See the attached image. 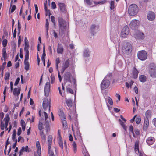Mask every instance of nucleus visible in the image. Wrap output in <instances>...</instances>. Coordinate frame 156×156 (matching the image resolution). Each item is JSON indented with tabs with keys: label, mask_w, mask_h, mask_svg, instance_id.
I'll list each match as a JSON object with an SVG mask.
<instances>
[{
	"label": "nucleus",
	"mask_w": 156,
	"mask_h": 156,
	"mask_svg": "<svg viewBox=\"0 0 156 156\" xmlns=\"http://www.w3.org/2000/svg\"><path fill=\"white\" fill-rule=\"evenodd\" d=\"M138 12V8L135 4L131 5L129 7L128 12L129 14L132 16L136 15Z\"/></svg>",
	"instance_id": "nucleus-1"
},
{
	"label": "nucleus",
	"mask_w": 156,
	"mask_h": 156,
	"mask_svg": "<svg viewBox=\"0 0 156 156\" xmlns=\"http://www.w3.org/2000/svg\"><path fill=\"white\" fill-rule=\"evenodd\" d=\"M122 49L124 53L129 54L132 51V46L131 44L129 43H124L122 45Z\"/></svg>",
	"instance_id": "nucleus-2"
},
{
	"label": "nucleus",
	"mask_w": 156,
	"mask_h": 156,
	"mask_svg": "<svg viewBox=\"0 0 156 156\" xmlns=\"http://www.w3.org/2000/svg\"><path fill=\"white\" fill-rule=\"evenodd\" d=\"M52 137L51 135H49L48 137V148L49 156H55L54 153L51 150V144L52 143Z\"/></svg>",
	"instance_id": "nucleus-3"
},
{
	"label": "nucleus",
	"mask_w": 156,
	"mask_h": 156,
	"mask_svg": "<svg viewBox=\"0 0 156 156\" xmlns=\"http://www.w3.org/2000/svg\"><path fill=\"white\" fill-rule=\"evenodd\" d=\"M137 57L140 60L144 61L147 58V53L144 50L139 51L137 53Z\"/></svg>",
	"instance_id": "nucleus-4"
},
{
	"label": "nucleus",
	"mask_w": 156,
	"mask_h": 156,
	"mask_svg": "<svg viewBox=\"0 0 156 156\" xmlns=\"http://www.w3.org/2000/svg\"><path fill=\"white\" fill-rule=\"evenodd\" d=\"M149 73L152 77H156V66L154 64H151L149 69Z\"/></svg>",
	"instance_id": "nucleus-5"
},
{
	"label": "nucleus",
	"mask_w": 156,
	"mask_h": 156,
	"mask_svg": "<svg viewBox=\"0 0 156 156\" xmlns=\"http://www.w3.org/2000/svg\"><path fill=\"white\" fill-rule=\"evenodd\" d=\"M110 82L108 79H104L101 84V90H104L108 88L109 86Z\"/></svg>",
	"instance_id": "nucleus-6"
},
{
	"label": "nucleus",
	"mask_w": 156,
	"mask_h": 156,
	"mask_svg": "<svg viewBox=\"0 0 156 156\" xmlns=\"http://www.w3.org/2000/svg\"><path fill=\"white\" fill-rule=\"evenodd\" d=\"M129 34V29L126 26L123 28L121 33V37L122 38H126Z\"/></svg>",
	"instance_id": "nucleus-7"
},
{
	"label": "nucleus",
	"mask_w": 156,
	"mask_h": 156,
	"mask_svg": "<svg viewBox=\"0 0 156 156\" xmlns=\"http://www.w3.org/2000/svg\"><path fill=\"white\" fill-rule=\"evenodd\" d=\"M139 24V22L137 20H133L130 23V27L133 29L137 28Z\"/></svg>",
	"instance_id": "nucleus-8"
},
{
	"label": "nucleus",
	"mask_w": 156,
	"mask_h": 156,
	"mask_svg": "<svg viewBox=\"0 0 156 156\" xmlns=\"http://www.w3.org/2000/svg\"><path fill=\"white\" fill-rule=\"evenodd\" d=\"M50 82H47L44 87V93L45 96L47 97L48 96L50 91Z\"/></svg>",
	"instance_id": "nucleus-9"
},
{
	"label": "nucleus",
	"mask_w": 156,
	"mask_h": 156,
	"mask_svg": "<svg viewBox=\"0 0 156 156\" xmlns=\"http://www.w3.org/2000/svg\"><path fill=\"white\" fill-rule=\"evenodd\" d=\"M147 18L148 20L149 21H153L155 19V14L154 12L149 11L147 14Z\"/></svg>",
	"instance_id": "nucleus-10"
},
{
	"label": "nucleus",
	"mask_w": 156,
	"mask_h": 156,
	"mask_svg": "<svg viewBox=\"0 0 156 156\" xmlns=\"http://www.w3.org/2000/svg\"><path fill=\"white\" fill-rule=\"evenodd\" d=\"M134 37L137 39L143 40L144 38V34L139 31H137L134 35Z\"/></svg>",
	"instance_id": "nucleus-11"
},
{
	"label": "nucleus",
	"mask_w": 156,
	"mask_h": 156,
	"mask_svg": "<svg viewBox=\"0 0 156 156\" xmlns=\"http://www.w3.org/2000/svg\"><path fill=\"white\" fill-rule=\"evenodd\" d=\"M50 102L47 98H45L43 103V107L44 110H45L47 108L48 106H49V111L50 110Z\"/></svg>",
	"instance_id": "nucleus-12"
},
{
	"label": "nucleus",
	"mask_w": 156,
	"mask_h": 156,
	"mask_svg": "<svg viewBox=\"0 0 156 156\" xmlns=\"http://www.w3.org/2000/svg\"><path fill=\"white\" fill-rule=\"evenodd\" d=\"M99 30V27L95 24L92 25L90 28L91 32L93 34L98 31Z\"/></svg>",
	"instance_id": "nucleus-13"
},
{
	"label": "nucleus",
	"mask_w": 156,
	"mask_h": 156,
	"mask_svg": "<svg viewBox=\"0 0 156 156\" xmlns=\"http://www.w3.org/2000/svg\"><path fill=\"white\" fill-rule=\"evenodd\" d=\"M69 59H67L64 62L63 64L62 68L61 70V72L62 73H63L65 69L69 66Z\"/></svg>",
	"instance_id": "nucleus-14"
},
{
	"label": "nucleus",
	"mask_w": 156,
	"mask_h": 156,
	"mask_svg": "<svg viewBox=\"0 0 156 156\" xmlns=\"http://www.w3.org/2000/svg\"><path fill=\"white\" fill-rule=\"evenodd\" d=\"M29 56H25L24 60L25 69L27 71L29 69V63L28 61Z\"/></svg>",
	"instance_id": "nucleus-15"
},
{
	"label": "nucleus",
	"mask_w": 156,
	"mask_h": 156,
	"mask_svg": "<svg viewBox=\"0 0 156 156\" xmlns=\"http://www.w3.org/2000/svg\"><path fill=\"white\" fill-rule=\"evenodd\" d=\"M155 140L153 137H149L146 140V142L148 145H152L154 142Z\"/></svg>",
	"instance_id": "nucleus-16"
},
{
	"label": "nucleus",
	"mask_w": 156,
	"mask_h": 156,
	"mask_svg": "<svg viewBox=\"0 0 156 156\" xmlns=\"http://www.w3.org/2000/svg\"><path fill=\"white\" fill-rule=\"evenodd\" d=\"M57 52L58 54H62L63 52V48L62 44L58 43L57 48Z\"/></svg>",
	"instance_id": "nucleus-17"
},
{
	"label": "nucleus",
	"mask_w": 156,
	"mask_h": 156,
	"mask_svg": "<svg viewBox=\"0 0 156 156\" xmlns=\"http://www.w3.org/2000/svg\"><path fill=\"white\" fill-rule=\"evenodd\" d=\"M71 76V73L69 72H66L64 76V80L66 82L70 81Z\"/></svg>",
	"instance_id": "nucleus-18"
},
{
	"label": "nucleus",
	"mask_w": 156,
	"mask_h": 156,
	"mask_svg": "<svg viewBox=\"0 0 156 156\" xmlns=\"http://www.w3.org/2000/svg\"><path fill=\"white\" fill-rule=\"evenodd\" d=\"M58 5L60 10L63 12H66L65 5L63 3H59Z\"/></svg>",
	"instance_id": "nucleus-19"
},
{
	"label": "nucleus",
	"mask_w": 156,
	"mask_h": 156,
	"mask_svg": "<svg viewBox=\"0 0 156 156\" xmlns=\"http://www.w3.org/2000/svg\"><path fill=\"white\" fill-rule=\"evenodd\" d=\"M24 151L26 152L29 151L28 150V146H26L25 147L23 146L22 147L20 151L19 155H21L23 153Z\"/></svg>",
	"instance_id": "nucleus-20"
},
{
	"label": "nucleus",
	"mask_w": 156,
	"mask_h": 156,
	"mask_svg": "<svg viewBox=\"0 0 156 156\" xmlns=\"http://www.w3.org/2000/svg\"><path fill=\"white\" fill-rule=\"evenodd\" d=\"M29 47V44H25V47L24 50L25 52V56H29V53L28 51Z\"/></svg>",
	"instance_id": "nucleus-21"
},
{
	"label": "nucleus",
	"mask_w": 156,
	"mask_h": 156,
	"mask_svg": "<svg viewBox=\"0 0 156 156\" xmlns=\"http://www.w3.org/2000/svg\"><path fill=\"white\" fill-rule=\"evenodd\" d=\"M65 101L66 104L67 106L69 107V108H71L73 105L72 101L70 99H67L66 98L65 99Z\"/></svg>",
	"instance_id": "nucleus-22"
},
{
	"label": "nucleus",
	"mask_w": 156,
	"mask_h": 156,
	"mask_svg": "<svg viewBox=\"0 0 156 156\" xmlns=\"http://www.w3.org/2000/svg\"><path fill=\"white\" fill-rule=\"evenodd\" d=\"M20 88H15L14 89L13 91V94L15 96H17L20 94Z\"/></svg>",
	"instance_id": "nucleus-23"
},
{
	"label": "nucleus",
	"mask_w": 156,
	"mask_h": 156,
	"mask_svg": "<svg viewBox=\"0 0 156 156\" xmlns=\"http://www.w3.org/2000/svg\"><path fill=\"white\" fill-rule=\"evenodd\" d=\"M152 111L150 110H148L145 112V117L146 118H151L152 116Z\"/></svg>",
	"instance_id": "nucleus-24"
},
{
	"label": "nucleus",
	"mask_w": 156,
	"mask_h": 156,
	"mask_svg": "<svg viewBox=\"0 0 156 156\" xmlns=\"http://www.w3.org/2000/svg\"><path fill=\"white\" fill-rule=\"evenodd\" d=\"M36 145L37 149V153L38 154H41V148L39 141H37L36 142Z\"/></svg>",
	"instance_id": "nucleus-25"
},
{
	"label": "nucleus",
	"mask_w": 156,
	"mask_h": 156,
	"mask_svg": "<svg viewBox=\"0 0 156 156\" xmlns=\"http://www.w3.org/2000/svg\"><path fill=\"white\" fill-rule=\"evenodd\" d=\"M4 120H5V128L6 129V130H7L8 128H7V127L8 124L9 122V116H8L5 117L4 119Z\"/></svg>",
	"instance_id": "nucleus-26"
},
{
	"label": "nucleus",
	"mask_w": 156,
	"mask_h": 156,
	"mask_svg": "<svg viewBox=\"0 0 156 156\" xmlns=\"http://www.w3.org/2000/svg\"><path fill=\"white\" fill-rule=\"evenodd\" d=\"M138 72L137 69L134 68L133 71V76L134 79H136L137 77Z\"/></svg>",
	"instance_id": "nucleus-27"
},
{
	"label": "nucleus",
	"mask_w": 156,
	"mask_h": 156,
	"mask_svg": "<svg viewBox=\"0 0 156 156\" xmlns=\"http://www.w3.org/2000/svg\"><path fill=\"white\" fill-rule=\"evenodd\" d=\"M147 79L146 76L144 75H141L139 77V80L140 81L142 82H145Z\"/></svg>",
	"instance_id": "nucleus-28"
},
{
	"label": "nucleus",
	"mask_w": 156,
	"mask_h": 156,
	"mask_svg": "<svg viewBox=\"0 0 156 156\" xmlns=\"http://www.w3.org/2000/svg\"><path fill=\"white\" fill-rule=\"evenodd\" d=\"M149 118H145L144 119V128H147L149 124V121L148 120Z\"/></svg>",
	"instance_id": "nucleus-29"
},
{
	"label": "nucleus",
	"mask_w": 156,
	"mask_h": 156,
	"mask_svg": "<svg viewBox=\"0 0 156 156\" xmlns=\"http://www.w3.org/2000/svg\"><path fill=\"white\" fill-rule=\"evenodd\" d=\"M119 121L120 122V124L122 126L123 129L125 130L126 131V128L127 126L125 125V122H122L121 119H119Z\"/></svg>",
	"instance_id": "nucleus-30"
},
{
	"label": "nucleus",
	"mask_w": 156,
	"mask_h": 156,
	"mask_svg": "<svg viewBox=\"0 0 156 156\" xmlns=\"http://www.w3.org/2000/svg\"><path fill=\"white\" fill-rule=\"evenodd\" d=\"M45 129L46 130V131L48 132V131H49L50 129L49 127V123L48 121H45Z\"/></svg>",
	"instance_id": "nucleus-31"
},
{
	"label": "nucleus",
	"mask_w": 156,
	"mask_h": 156,
	"mask_svg": "<svg viewBox=\"0 0 156 156\" xmlns=\"http://www.w3.org/2000/svg\"><path fill=\"white\" fill-rule=\"evenodd\" d=\"M135 151L136 152H139V142L136 141L135 143Z\"/></svg>",
	"instance_id": "nucleus-32"
},
{
	"label": "nucleus",
	"mask_w": 156,
	"mask_h": 156,
	"mask_svg": "<svg viewBox=\"0 0 156 156\" xmlns=\"http://www.w3.org/2000/svg\"><path fill=\"white\" fill-rule=\"evenodd\" d=\"M2 55L3 57L5 59L7 56L6 48H3L2 50Z\"/></svg>",
	"instance_id": "nucleus-33"
},
{
	"label": "nucleus",
	"mask_w": 156,
	"mask_h": 156,
	"mask_svg": "<svg viewBox=\"0 0 156 156\" xmlns=\"http://www.w3.org/2000/svg\"><path fill=\"white\" fill-rule=\"evenodd\" d=\"M59 27L60 30L61 32L63 33L66 30V26L64 25H62V26H60Z\"/></svg>",
	"instance_id": "nucleus-34"
},
{
	"label": "nucleus",
	"mask_w": 156,
	"mask_h": 156,
	"mask_svg": "<svg viewBox=\"0 0 156 156\" xmlns=\"http://www.w3.org/2000/svg\"><path fill=\"white\" fill-rule=\"evenodd\" d=\"M65 22L63 19L62 18H60L58 19L59 26H62V25L64 24Z\"/></svg>",
	"instance_id": "nucleus-35"
},
{
	"label": "nucleus",
	"mask_w": 156,
	"mask_h": 156,
	"mask_svg": "<svg viewBox=\"0 0 156 156\" xmlns=\"http://www.w3.org/2000/svg\"><path fill=\"white\" fill-rule=\"evenodd\" d=\"M38 128L39 130L41 131L44 128L43 125L41 121H40L38 125Z\"/></svg>",
	"instance_id": "nucleus-36"
},
{
	"label": "nucleus",
	"mask_w": 156,
	"mask_h": 156,
	"mask_svg": "<svg viewBox=\"0 0 156 156\" xmlns=\"http://www.w3.org/2000/svg\"><path fill=\"white\" fill-rule=\"evenodd\" d=\"M112 76V73H109L107 74V75L106 76L104 79H108L110 80L111 79Z\"/></svg>",
	"instance_id": "nucleus-37"
},
{
	"label": "nucleus",
	"mask_w": 156,
	"mask_h": 156,
	"mask_svg": "<svg viewBox=\"0 0 156 156\" xmlns=\"http://www.w3.org/2000/svg\"><path fill=\"white\" fill-rule=\"evenodd\" d=\"M72 146L73 148V151L76 153L77 151L76 144L75 142H73L72 144Z\"/></svg>",
	"instance_id": "nucleus-38"
},
{
	"label": "nucleus",
	"mask_w": 156,
	"mask_h": 156,
	"mask_svg": "<svg viewBox=\"0 0 156 156\" xmlns=\"http://www.w3.org/2000/svg\"><path fill=\"white\" fill-rule=\"evenodd\" d=\"M58 143L60 147L62 149L63 148V143L62 141V139H58Z\"/></svg>",
	"instance_id": "nucleus-39"
},
{
	"label": "nucleus",
	"mask_w": 156,
	"mask_h": 156,
	"mask_svg": "<svg viewBox=\"0 0 156 156\" xmlns=\"http://www.w3.org/2000/svg\"><path fill=\"white\" fill-rule=\"evenodd\" d=\"M95 5H98L99 4H102L105 3V1H100L98 2H97L95 1H93Z\"/></svg>",
	"instance_id": "nucleus-40"
},
{
	"label": "nucleus",
	"mask_w": 156,
	"mask_h": 156,
	"mask_svg": "<svg viewBox=\"0 0 156 156\" xmlns=\"http://www.w3.org/2000/svg\"><path fill=\"white\" fill-rule=\"evenodd\" d=\"M89 52L87 50H85L84 52V56L85 57H88L89 56Z\"/></svg>",
	"instance_id": "nucleus-41"
},
{
	"label": "nucleus",
	"mask_w": 156,
	"mask_h": 156,
	"mask_svg": "<svg viewBox=\"0 0 156 156\" xmlns=\"http://www.w3.org/2000/svg\"><path fill=\"white\" fill-rule=\"evenodd\" d=\"M62 123L63 126V127L66 128L67 127V123L65 119L62 120Z\"/></svg>",
	"instance_id": "nucleus-42"
},
{
	"label": "nucleus",
	"mask_w": 156,
	"mask_h": 156,
	"mask_svg": "<svg viewBox=\"0 0 156 156\" xmlns=\"http://www.w3.org/2000/svg\"><path fill=\"white\" fill-rule=\"evenodd\" d=\"M136 122L137 124H139L141 122V118L140 116H138L136 119Z\"/></svg>",
	"instance_id": "nucleus-43"
},
{
	"label": "nucleus",
	"mask_w": 156,
	"mask_h": 156,
	"mask_svg": "<svg viewBox=\"0 0 156 156\" xmlns=\"http://www.w3.org/2000/svg\"><path fill=\"white\" fill-rule=\"evenodd\" d=\"M129 131L130 132H131L132 133L133 136L135 137L133 132V127L132 125L129 126Z\"/></svg>",
	"instance_id": "nucleus-44"
},
{
	"label": "nucleus",
	"mask_w": 156,
	"mask_h": 156,
	"mask_svg": "<svg viewBox=\"0 0 156 156\" xmlns=\"http://www.w3.org/2000/svg\"><path fill=\"white\" fill-rule=\"evenodd\" d=\"M7 43V41L6 39L3 40L2 41V45L3 47H6Z\"/></svg>",
	"instance_id": "nucleus-45"
},
{
	"label": "nucleus",
	"mask_w": 156,
	"mask_h": 156,
	"mask_svg": "<svg viewBox=\"0 0 156 156\" xmlns=\"http://www.w3.org/2000/svg\"><path fill=\"white\" fill-rule=\"evenodd\" d=\"M10 76V73L9 72H6L5 74V79L6 80H8Z\"/></svg>",
	"instance_id": "nucleus-46"
},
{
	"label": "nucleus",
	"mask_w": 156,
	"mask_h": 156,
	"mask_svg": "<svg viewBox=\"0 0 156 156\" xmlns=\"http://www.w3.org/2000/svg\"><path fill=\"white\" fill-rule=\"evenodd\" d=\"M58 139H62V137L61 135V131L60 130H58Z\"/></svg>",
	"instance_id": "nucleus-47"
},
{
	"label": "nucleus",
	"mask_w": 156,
	"mask_h": 156,
	"mask_svg": "<svg viewBox=\"0 0 156 156\" xmlns=\"http://www.w3.org/2000/svg\"><path fill=\"white\" fill-rule=\"evenodd\" d=\"M108 102L111 105L113 104V101L110 97H108Z\"/></svg>",
	"instance_id": "nucleus-48"
},
{
	"label": "nucleus",
	"mask_w": 156,
	"mask_h": 156,
	"mask_svg": "<svg viewBox=\"0 0 156 156\" xmlns=\"http://www.w3.org/2000/svg\"><path fill=\"white\" fill-rule=\"evenodd\" d=\"M51 82L52 84L53 83H54L55 81V76L54 75H51Z\"/></svg>",
	"instance_id": "nucleus-49"
},
{
	"label": "nucleus",
	"mask_w": 156,
	"mask_h": 156,
	"mask_svg": "<svg viewBox=\"0 0 156 156\" xmlns=\"http://www.w3.org/2000/svg\"><path fill=\"white\" fill-rule=\"evenodd\" d=\"M59 116L62 120L65 119H66V116L63 113H62L61 114H60Z\"/></svg>",
	"instance_id": "nucleus-50"
},
{
	"label": "nucleus",
	"mask_w": 156,
	"mask_h": 156,
	"mask_svg": "<svg viewBox=\"0 0 156 156\" xmlns=\"http://www.w3.org/2000/svg\"><path fill=\"white\" fill-rule=\"evenodd\" d=\"M66 90L67 93H69L72 94H73V90L69 88H67Z\"/></svg>",
	"instance_id": "nucleus-51"
},
{
	"label": "nucleus",
	"mask_w": 156,
	"mask_h": 156,
	"mask_svg": "<svg viewBox=\"0 0 156 156\" xmlns=\"http://www.w3.org/2000/svg\"><path fill=\"white\" fill-rule=\"evenodd\" d=\"M110 8L111 9H112L114 8V2L113 1H112L110 2Z\"/></svg>",
	"instance_id": "nucleus-52"
},
{
	"label": "nucleus",
	"mask_w": 156,
	"mask_h": 156,
	"mask_svg": "<svg viewBox=\"0 0 156 156\" xmlns=\"http://www.w3.org/2000/svg\"><path fill=\"white\" fill-rule=\"evenodd\" d=\"M14 132L13 133V134H12V139L14 141L16 139V131L14 130Z\"/></svg>",
	"instance_id": "nucleus-53"
},
{
	"label": "nucleus",
	"mask_w": 156,
	"mask_h": 156,
	"mask_svg": "<svg viewBox=\"0 0 156 156\" xmlns=\"http://www.w3.org/2000/svg\"><path fill=\"white\" fill-rule=\"evenodd\" d=\"M44 116L45 117V121H48L47 120L48 118V115L45 112H44Z\"/></svg>",
	"instance_id": "nucleus-54"
},
{
	"label": "nucleus",
	"mask_w": 156,
	"mask_h": 156,
	"mask_svg": "<svg viewBox=\"0 0 156 156\" xmlns=\"http://www.w3.org/2000/svg\"><path fill=\"white\" fill-rule=\"evenodd\" d=\"M5 127V124L2 121L1 122V129L2 130H3L4 129Z\"/></svg>",
	"instance_id": "nucleus-55"
},
{
	"label": "nucleus",
	"mask_w": 156,
	"mask_h": 156,
	"mask_svg": "<svg viewBox=\"0 0 156 156\" xmlns=\"http://www.w3.org/2000/svg\"><path fill=\"white\" fill-rule=\"evenodd\" d=\"M20 80V78L19 77L17 78L16 80V81L15 82L14 85L16 86L18 84Z\"/></svg>",
	"instance_id": "nucleus-56"
},
{
	"label": "nucleus",
	"mask_w": 156,
	"mask_h": 156,
	"mask_svg": "<svg viewBox=\"0 0 156 156\" xmlns=\"http://www.w3.org/2000/svg\"><path fill=\"white\" fill-rule=\"evenodd\" d=\"M51 7L53 9H55L56 8V6L54 2H52L51 3Z\"/></svg>",
	"instance_id": "nucleus-57"
},
{
	"label": "nucleus",
	"mask_w": 156,
	"mask_h": 156,
	"mask_svg": "<svg viewBox=\"0 0 156 156\" xmlns=\"http://www.w3.org/2000/svg\"><path fill=\"white\" fill-rule=\"evenodd\" d=\"M16 6L15 5H13L11 9V13H12L15 10V9H16Z\"/></svg>",
	"instance_id": "nucleus-58"
},
{
	"label": "nucleus",
	"mask_w": 156,
	"mask_h": 156,
	"mask_svg": "<svg viewBox=\"0 0 156 156\" xmlns=\"http://www.w3.org/2000/svg\"><path fill=\"white\" fill-rule=\"evenodd\" d=\"M20 123L22 126H25V122L23 120H21Z\"/></svg>",
	"instance_id": "nucleus-59"
},
{
	"label": "nucleus",
	"mask_w": 156,
	"mask_h": 156,
	"mask_svg": "<svg viewBox=\"0 0 156 156\" xmlns=\"http://www.w3.org/2000/svg\"><path fill=\"white\" fill-rule=\"evenodd\" d=\"M49 28V23L47 20H46V30H48Z\"/></svg>",
	"instance_id": "nucleus-60"
},
{
	"label": "nucleus",
	"mask_w": 156,
	"mask_h": 156,
	"mask_svg": "<svg viewBox=\"0 0 156 156\" xmlns=\"http://www.w3.org/2000/svg\"><path fill=\"white\" fill-rule=\"evenodd\" d=\"M51 21L52 23H53L54 24H55V17L53 16H51Z\"/></svg>",
	"instance_id": "nucleus-61"
},
{
	"label": "nucleus",
	"mask_w": 156,
	"mask_h": 156,
	"mask_svg": "<svg viewBox=\"0 0 156 156\" xmlns=\"http://www.w3.org/2000/svg\"><path fill=\"white\" fill-rule=\"evenodd\" d=\"M41 136V137L42 139L44 140V141H45L46 140V136L44 134L43 135Z\"/></svg>",
	"instance_id": "nucleus-62"
},
{
	"label": "nucleus",
	"mask_w": 156,
	"mask_h": 156,
	"mask_svg": "<svg viewBox=\"0 0 156 156\" xmlns=\"http://www.w3.org/2000/svg\"><path fill=\"white\" fill-rule=\"evenodd\" d=\"M21 133V129L20 127L18 129L17 132V135L19 136L20 135Z\"/></svg>",
	"instance_id": "nucleus-63"
},
{
	"label": "nucleus",
	"mask_w": 156,
	"mask_h": 156,
	"mask_svg": "<svg viewBox=\"0 0 156 156\" xmlns=\"http://www.w3.org/2000/svg\"><path fill=\"white\" fill-rule=\"evenodd\" d=\"M153 123L156 127V118H154L152 121Z\"/></svg>",
	"instance_id": "nucleus-64"
}]
</instances>
